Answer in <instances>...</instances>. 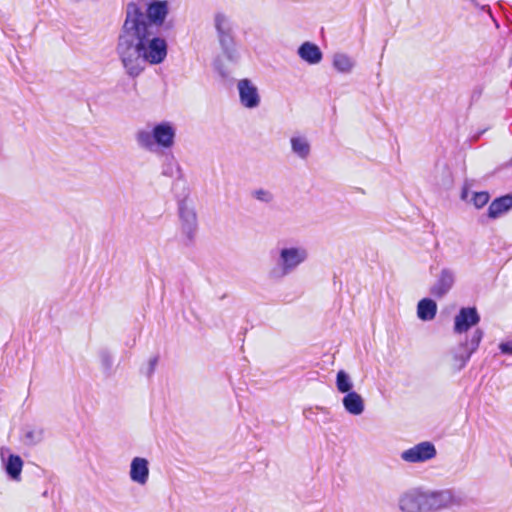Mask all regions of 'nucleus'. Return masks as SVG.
<instances>
[{
	"label": "nucleus",
	"mask_w": 512,
	"mask_h": 512,
	"mask_svg": "<svg viewBox=\"0 0 512 512\" xmlns=\"http://www.w3.org/2000/svg\"><path fill=\"white\" fill-rule=\"evenodd\" d=\"M398 507L402 512H423V491L414 488L404 492L399 497Z\"/></svg>",
	"instance_id": "6e6552de"
},
{
	"label": "nucleus",
	"mask_w": 512,
	"mask_h": 512,
	"mask_svg": "<svg viewBox=\"0 0 512 512\" xmlns=\"http://www.w3.org/2000/svg\"><path fill=\"white\" fill-rule=\"evenodd\" d=\"M292 152L301 159H306L310 155L311 146L306 137L293 136L290 139Z\"/></svg>",
	"instance_id": "412c9836"
},
{
	"label": "nucleus",
	"mask_w": 512,
	"mask_h": 512,
	"mask_svg": "<svg viewBox=\"0 0 512 512\" xmlns=\"http://www.w3.org/2000/svg\"><path fill=\"white\" fill-rule=\"evenodd\" d=\"M240 103L248 109H253L260 104V95L257 87L249 79H241L237 84Z\"/></svg>",
	"instance_id": "1a4fd4ad"
},
{
	"label": "nucleus",
	"mask_w": 512,
	"mask_h": 512,
	"mask_svg": "<svg viewBox=\"0 0 512 512\" xmlns=\"http://www.w3.org/2000/svg\"><path fill=\"white\" fill-rule=\"evenodd\" d=\"M499 349L502 354L512 355V341L501 342Z\"/></svg>",
	"instance_id": "cd10ccee"
},
{
	"label": "nucleus",
	"mask_w": 512,
	"mask_h": 512,
	"mask_svg": "<svg viewBox=\"0 0 512 512\" xmlns=\"http://www.w3.org/2000/svg\"><path fill=\"white\" fill-rule=\"evenodd\" d=\"M508 166H512V158L509 160Z\"/></svg>",
	"instance_id": "473e14b6"
},
{
	"label": "nucleus",
	"mask_w": 512,
	"mask_h": 512,
	"mask_svg": "<svg viewBox=\"0 0 512 512\" xmlns=\"http://www.w3.org/2000/svg\"><path fill=\"white\" fill-rule=\"evenodd\" d=\"M214 67L216 69V71L222 76V77H227L228 76V71L226 69H224V67L222 66L221 62L219 59L215 60L214 61Z\"/></svg>",
	"instance_id": "c85d7f7f"
},
{
	"label": "nucleus",
	"mask_w": 512,
	"mask_h": 512,
	"mask_svg": "<svg viewBox=\"0 0 512 512\" xmlns=\"http://www.w3.org/2000/svg\"><path fill=\"white\" fill-rule=\"evenodd\" d=\"M303 414H304L305 418L311 419L314 414V409L313 408L305 409Z\"/></svg>",
	"instance_id": "7c9ffc66"
},
{
	"label": "nucleus",
	"mask_w": 512,
	"mask_h": 512,
	"mask_svg": "<svg viewBox=\"0 0 512 512\" xmlns=\"http://www.w3.org/2000/svg\"><path fill=\"white\" fill-rule=\"evenodd\" d=\"M456 280L455 271L451 268H442L435 282L430 288V294L437 298H443L454 286Z\"/></svg>",
	"instance_id": "0eeeda50"
},
{
	"label": "nucleus",
	"mask_w": 512,
	"mask_h": 512,
	"mask_svg": "<svg viewBox=\"0 0 512 512\" xmlns=\"http://www.w3.org/2000/svg\"><path fill=\"white\" fill-rule=\"evenodd\" d=\"M436 312L437 305L432 299L424 298L418 302L417 316L422 321H431L435 318Z\"/></svg>",
	"instance_id": "6ab92c4d"
},
{
	"label": "nucleus",
	"mask_w": 512,
	"mask_h": 512,
	"mask_svg": "<svg viewBox=\"0 0 512 512\" xmlns=\"http://www.w3.org/2000/svg\"><path fill=\"white\" fill-rule=\"evenodd\" d=\"M342 404L346 412L354 416L361 415L365 409L364 399L355 391L346 393L342 399Z\"/></svg>",
	"instance_id": "4468645a"
},
{
	"label": "nucleus",
	"mask_w": 512,
	"mask_h": 512,
	"mask_svg": "<svg viewBox=\"0 0 512 512\" xmlns=\"http://www.w3.org/2000/svg\"><path fill=\"white\" fill-rule=\"evenodd\" d=\"M102 363L106 368H110L112 365V360L110 355L107 352L102 353L101 355Z\"/></svg>",
	"instance_id": "c756f323"
},
{
	"label": "nucleus",
	"mask_w": 512,
	"mask_h": 512,
	"mask_svg": "<svg viewBox=\"0 0 512 512\" xmlns=\"http://www.w3.org/2000/svg\"><path fill=\"white\" fill-rule=\"evenodd\" d=\"M8 451V449H1V457L4 459L5 452ZM4 461L5 471L7 475L15 481H19L21 477V472L23 468V460L20 456L15 454H10L8 458Z\"/></svg>",
	"instance_id": "ddd939ff"
},
{
	"label": "nucleus",
	"mask_w": 512,
	"mask_h": 512,
	"mask_svg": "<svg viewBox=\"0 0 512 512\" xmlns=\"http://www.w3.org/2000/svg\"><path fill=\"white\" fill-rule=\"evenodd\" d=\"M178 214L180 220L181 241L185 246H191L196 238L198 231V219L194 207L186 200H182L178 205Z\"/></svg>",
	"instance_id": "20e7f679"
},
{
	"label": "nucleus",
	"mask_w": 512,
	"mask_h": 512,
	"mask_svg": "<svg viewBox=\"0 0 512 512\" xmlns=\"http://www.w3.org/2000/svg\"><path fill=\"white\" fill-rule=\"evenodd\" d=\"M336 387L340 393H349L352 391L353 382L344 370H340L336 375Z\"/></svg>",
	"instance_id": "5701e85b"
},
{
	"label": "nucleus",
	"mask_w": 512,
	"mask_h": 512,
	"mask_svg": "<svg viewBox=\"0 0 512 512\" xmlns=\"http://www.w3.org/2000/svg\"><path fill=\"white\" fill-rule=\"evenodd\" d=\"M157 363H158V356H154V357L150 358V360L148 362L147 370L145 372L148 377H151L152 374L154 373Z\"/></svg>",
	"instance_id": "bb28decb"
},
{
	"label": "nucleus",
	"mask_w": 512,
	"mask_h": 512,
	"mask_svg": "<svg viewBox=\"0 0 512 512\" xmlns=\"http://www.w3.org/2000/svg\"><path fill=\"white\" fill-rule=\"evenodd\" d=\"M490 199V195L488 192L482 191V192H476L473 195L472 201L476 208H482L485 206Z\"/></svg>",
	"instance_id": "a878e982"
},
{
	"label": "nucleus",
	"mask_w": 512,
	"mask_h": 512,
	"mask_svg": "<svg viewBox=\"0 0 512 512\" xmlns=\"http://www.w3.org/2000/svg\"><path fill=\"white\" fill-rule=\"evenodd\" d=\"M163 175L174 177V176H181V168L179 164L175 161L174 157H168L167 162L163 167Z\"/></svg>",
	"instance_id": "b1692460"
},
{
	"label": "nucleus",
	"mask_w": 512,
	"mask_h": 512,
	"mask_svg": "<svg viewBox=\"0 0 512 512\" xmlns=\"http://www.w3.org/2000/svg\"><path fill=\"white\" fill-rule=\"evenodd\" d=\"M175 129L169 122H161L155 125L152 131L138 130L135 139L138 146L150 152L156 151L157 147L169 149L174 145Z\"/></svg>",
	"instance_id": "f03ea898"
},
{
	"label": "nucleus",
	"mask_w": 512,
	"mask_h": 512,
	"mask_svg": "<svg viewBox=\"0 0 512 512\" xmlns=\"http://www.w3.org/2000/svg\"><path fill=\"white\" fill-rule=\"evenodd\" d=\"M213 20L217 37L234 33L232 22L224 13L217 12Z\"/></svg>",
	"instance_id": "aec40b11"
},
{
	"label": "nucleus",
	"mask_w": 512,
	"mask_h": 512,
	"mask_svg": "<svg viewBox=\"0 0 512 512\" xmlns=\"http://www.w3.org/2000/svg\"><path fill=\"white\" fill-rule=\"evenodd\" d=\"M317 410H320L323 413H328L327 410L323 407H316Z\"/></svg>",
	"instance_id": "2f4dec72"
},
{
	"label": "nucleus",
	"mask_w": 512,
	"mask_h": 512,
	"mask_svg": "<svg viewBox=\"0 0 512 512\" xmlns=\"http://www.w3.org/2000/svg\"><path fill=\"white\" fill-rule=\"evenodd\" d=\"M252 196L262 202V203H266V204H269L271 203L273 200H274V195L271 191L267 190V189H263V188H260V189H256L252 192Z\"/></svg>",
	"instance_id": "393cba45"
},
{
	"label": "nucleus",
	"mask_w": 512,
	"mask_h": 512,
	"mask_svg": "<svg viewBox=\"0 0 512 512\" xmlns=\"http://www.w3.org/2000/svg\"><path fill=\"white\" fill-rule=\"evenodd\" d=\"M435 446L428 441L420 442L415 446L404 450L400 457L407 463H422L436 456Z\"/></svg>",
	"instance_id": "423d86ee"
},
{
	"label": "nucleus",
	"mask_w": 512,
	"mask_h": 512,
	"mask_svg": "<svg viewBox=\"0 0 512 512\" xmlns=\"http://www.w3.org/2000/svg\"><path fill=\"white\" fill-rule=\"evenodd\" d=\"M44 439V429L39 426H26L22 430L21 441L25 446H35Z\"/></svg>",
	"instance_id": "a211bd4d"
},
{
	"label": "nucleus",
	"mask_w": 512,
	"mask_h": 512,
	"mask_svg": "<svg viewBox=\"0 0 512 512\" xmlns=\"http://www.w3.org/2000/svg\"><path fill=\"white\" fill-rule=\"evenodd\" d=\"M451 500V494L447 491H423L424 511H436L441 508L447 507L451 503Z\"/></svg>",
	"instance_id": "9b49d317"
},
{
	"label": "nucleus",
	"mask_w": 512,
	"mask_h": 512,
	"mask_svg": "<svg viewBox=\"0 0 512 512\" xmlns=\"http://www.w3.org/2000/svg\"><path fill=\"white\" fill-rule=\"evenodd\" d=\"M168 2L154 0L146 13L139 4L126 5L125 20L119 31L116 53L128 76L138 77L146 64L157 65L167 56V43L158 36L160 27L168 15Z\"/></svg>",
	"instance_id": "f257e3e1"
},
{
	"label": "nucleus",
	"mask_w": 512,
	"mask_h": 512,
	"mask_svg": "<svg viewBox=\"0 0 512 512\" xmlns=\"http://www.w3.org/2000/svg\"><path fill=\"white\" fill-rule=\"evenodd\" d=\"M130 479L139 485H145L149 478V462L146 458L135 457L130 464Z\"/></svg>",
	"instance_id": "f8f14e48"
},
{
	"label": "nucleus",
	"mask_w": 512,
	"mask_h": 512,
	"mask_svg": "<svg viewBox=\"0 0 512 512\" xmlns=\"http://www.w3.org/2000/svg\"><path fill=\"white\" fill-rule=\"evenodd\" d=\"M299 57L309 64H318L322 60L320 48L311 43L305 42L298 48Z\"/></svg>",
	"instance_id": "dca6fc26"
},
{
	"label": "nucleus",
	"mask_w": 512,
	"mask_h": 512,
	"mask_svg": "<svg viewBox=\"0 0 512 512\" xmlns=\"http://www.w3.org/2000/svg\"><path fill=\"white\" fill-rule=\"evenodd\" d=\"M217 41L225 58L230 62H237L239 54L236 48L234 33L217 37Z\"/></svg>",
	"instance_id": "2eb2a0df"
},
{
	"label": "nucleus",
	"mask_w": 512,
	"mask_h": 512,
	"mask_svg": "<svg viewBox=\"0 0 512 512\" xmlns=\"http://www.w3.org/2000/svg\"><path fill=\"white\" fill-rule=\"evenodd\" d=\"M333 66L342 73H348L352 70L354 63L346 54L338 53L334 55Z\"/></svg>",
	"instance_id": "4be33fe9"
},
{
	"label": "nucleus",
	"mask_w": 512,
	"mask_h": 512,
	"mask_svg": "<svg viewBox=\"0 0 512 512\" xmlns=\"http://www.w3.org/2000/svg\"><path fill=\"white\" fill-rule=\"evenodd\" d=\"M308 257V250L304 246H284L280 248L277 264L269 271V278L272 280L283 279L305 263Z\"/></svg>",
	"instance_id": "7ed1b4c3"
},
{
	"label": "nucleus",
	"mask_w": 512,
	"mask_h": 512,
	"mask_svg": "<svg viewBox=\"0 0 512 512\" xmlns=\"http://www.w3.org/2000/svg\"><path fill=\"white\" fill-rule=\"evenodd\" d=\"M510 209H512V195L507 194L491 202L488 208V216L495 219Z\"/></svg>",
	"instance_id": "f3484780"
},
{
	"label": "nucleus",
	"mask_w": 512,
	"mask_h": 512,
	"mask_svg": "<svg viewBox=\"0 0 512 512\" xmlns=\"http://www.w3.org/2000/svg\"><path fill=\"white\" fill-rule=\"evenodd\" d=\"M479 321L480 316L475 307L461 308L454 319V331L458 334L467 332L471 327L477 325Z\"/></svg>",
	"instance_id": "9d476101"
},
{
	"label": "nucleus",
	"mask_w": 512,
	"mask_h": 512,
	"mask_svg": "<svg viewBox=\"0 0 512 512\" xmlns=\"http://www.w3.org/2000/svg\"><path fill=\"white\" fill-rule=\"evenodd\" d=\"M483 338V331L475 329L465 341H461L459 345L452 351L453 367L459 371L465 367L471 355L478 349Z\"/></svg>",
	"instance_id": "39448f33"
}]
</instances>
